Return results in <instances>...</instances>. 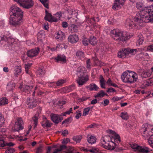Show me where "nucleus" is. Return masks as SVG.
Masks as SVG:
<instances>
[{
    "label": "nucleus",
    "instance_id": "obj_1",
    "mask_svg": "<svg viewBox=\"0 0 153 153\" xmlns=\"http://www.w3.org/2000/svg\"><path fill=\"white\" fill-rule=\"evenodd\" d=\"M147 7L143 8L140 13H137L134 18L135 22L140 26H142V24L144 22L147 23L151 22L153 19L152 11Z\"/></svg>",
    "mask_w": 153,
    "mask_h": 153
},
{
    "label": "nucleus",
    "instance_id": "obj_2",
    "mask_svg": "<svg viewBox=\"0 0 153 153\" xmlns=\"http://www.w3.org/2000/svg\"><path fill=\"white\" fill-rule=\"evenodd\" d=\"M10 14L9 22L10 24L16 26L21 24L23 14L21 9L19 7H12Z\"/></svg>",
    "mask_w": 153,
    "mask_h": 153
},
{
    "label": "nucleus",
    "instance_id": "obj_3",
    "mask_svg": "<svg viewBox=\"0 0 153 153\" xmlns=\"http://www.w3.org/2000/svg\"><path fill=\"white\" fill-rule=\"evenodd\" d=\"M112 37L118 42H123L127 38V35L125 33L119 32L116 30H113L111 32Z\"/></svg>",
    "mask_w": 153,
    "mask_h": 153
},
{
    "label": "nucleus",
    "instance_id": "obj_4",
    "mask_svg": "<svg viewBox=\"0 0 153 153\" xmlns=\"http://www.w3.org/2000/svg\"><path fill=\"white\" fill-rule=\"evenodd\" d=\"M81 68H79L77 70V75L78 78L76 80L77 82L79 85H82L89 79L88 76L85 75L83 70L81 71Z\"/></svg>",
    "mask_w": 153,
    "mask_h": 153
},
{
    "label": "nucleus",
    "instance_id": "obj_5",
    "mask_svg": "<svg viewBox=\"0 0 153 153\" xmlns=\"http://www.w3.org/2000/svg\"><path fill=\"white\" fill-rule=\"evenodd\" d=\"M124 72L121 76V79L124 82L131 83L136 81L135 74L133 72H129V71Z\"/></svg>",
    "mask_w": 153,
    "mask_h": 153
},
{
    "label": "nucleus",
    "instance_id": "obj_6",
    "mask_svg": "<svg viewBox=\"0 0 153 153\" xmlns=\"http://www.w3.org/2000/svg\"><path fill=\"white\" fill-rule=\"evenodd\" d=\"M103 142L105 143L112 142L113 143H120L121 140L119 135L115 134L114 136H105L102 138Z\"/></svg>",
    "mask_w": 153,
    "mask_h": 153
},
{
    "label": "nucleus",
    "instance_id": "obj_7",
    "mask_svg": "<svg viewBox=\"0 0 153 153\" xmlns=\"http://www.w3.org/2000/svg\"><path fill=\"white\" fill-rule=\"evenodd\" d=\"M134 51H137L136 49H131L129 48L124 49L119 52L118 54V57L123 59L128 56L130 53H133Z\"/></svg>",
    "mask_w": 153,
    "mask_h": 153
},
{
    "label": "nucleus",
    "instance_id": "obj_8",
    "mask_svg": "<svg viewBox=\"0 0 153 153\" xmlns=\"http://www.w3.org/2000/svg\"><path fill=\"white\" fill-rule=\"evenodd\" d=\"M23 124V120L21 118L17 119V121L15 122V124L12 128V130L13 132L19 131L20 130L23 128L22 125Z\"/></svg>",
    "mask_w": 153,
    "mask_h": 153
},
{
    "label": "nucleus",
    "instance_id": "obj_9",
    "mask_svg": "<svg viewBox=\"0 0 153 153\" xmlns=\"http://www.w3.org/2000/svg\"><path fill=\"white\" fill-rule=\"evenodd\" d=\"M80 149L81 151H84L85 153L88 152L93 153H103L101 152L98 148L92 146H90L86 148L85 147H81L80 148Z\"/></svg>",
    "mask_w": 153,
    "mask_h": 153
},
{
    "label": "nucleus",
    "instance_id": "obj_10",
    "mask_svg": "<svg viewBox=\"0 0 153 153\" xmlns=\"http://www.w3.org/2000/svg\"><path fill=\"white\" fill-rule=\"evenodd\" d=\"M108 150H112L115 149L117 152H119L123 150L122 148H118L117 144H102L101 146Z\"/></svg>",
    "mask_w": 153,
    "mask_h": 153
},
{
    "label": "nucleus",
    "instance_id": "obj_11",
    "mask_svg": "<svg viewBox=\"0 0 153 153\" xmlns=\"http://www.w3.org/2000/svg\"><path fill=\"white\" fill-rule=\"evenodd\" d=\"M51 118L53 122L57 124L63 120V117H60L57 114H52L50 115Z\"/></svg>",
    "mask_w": 153,
    "mask_h": 153
},
{
    "label": "nucleus",
    "instance_id": "obj_12",
    "mask_svg": "<svg viewBox=\"0 0 153 153\" xmlns=\"http://www.w3.org/2000/svg\"><path fill=\"white\" fill-rule=\"evenodd\" d=\"M39 52V48H37V49H32L28 51L27 52V55L28 57H32L36 56Z\"/></svg>",
    "mask_w": 153,
    "mask_h": 153
},
{
    "label": "nucleus",
    "instance_id": "obj_13",
    "mask_svg": "<svg viewBox=\"0 0 153 153\" xmlns=\"http://www.w3.org/2000/svg\"><path fill=\"white\" fill-rule=\"evenodd\" d=\"M36 102L35 100L30 99V98H28L27 101L28 107L31 108L35 107L37 105Z\"/></svg>",
    "mask_w": 153,
    "mask_h": 153
},
{
    "label": "nucleus",
    "instance_id": "obj_14",
    "mask_svg": "<svg viewBox=\"0 0 153 153\" xmlns=\"http://www.w3.org/2000/svg\"><path fill=\"white\" fill-rule=\"evenodd\" d=\"M68 39L69 42L75 43L78 41L79 37L78 35H71L69 36Z\"/></svg>",
    "mask_w": 153,
    "mask_h": 153
},
{
    "label": "nucleus",
    "instance_id": "obj_15",
    "mask_svg": "<svg viewBox=\"0 0 153 153\" xmlns=\"http://www.w3.org/2000/svg\"><path fill=\"white\" fill-rule=\"evenodd\" d=\"M66 57L65 56L59 54L55 58L54 60L56 62L60 61L63 63H66Z\"/></svg>",
    "mask_w": 153,
    "mask_h": 153
},
{
    "label": "nucleus",
    "instance_id": "obj_16",
    "mask_svg": "<svg viewBox=\"0 0 153 153\" xmlns=\"http://www.w3.org/2000/svg\"><path fill=\"white\" fill-rule=\"evenodd\" d=\"M45 19L49 22H57L58 20L56 18L53 16L51 13L45 15Z\"/></svg>",
    "mask_w": 153,
    "mask_h": 153
},
{
    "label": "nucleus",
    "instance_id": "obj_17",
    "mask_svg": "<svg viewBox=\"0 0 153 153\" xmlns=\"http://www.w3.org/2000/svg\"><path fill=\"white\" fill-rule=\"evenodd\" d=\"M55 38L58 41H61L65 39V36L62 32L58 33L55 35Z\"/></svg>",
    "mask_w": 153,
    "mask_h": 153
},
{
    "label": "nucleus",
    "instance_id": "obj_18",
    "mask_svg": "<svg viewBox=\"0 0 153 153\" xmlns=\"http://www.w3.org/2000/svg\"><path fill=\"white\" fill-rule=\"evenodd\" d=\"M87 140L88 142L90 143H94L96 142L97 140V138L95 137L92 136L88 135V136Z\"/></svg>",
    "mask_w": 153,
    "mask_h": 153
},
{
    "label": "nucleus",
    "instance_id": "obj_19",
    "mask_svg": "<svg viewBox=\"0 0 153 153\" xmlns=\"http://www.w3.org/2000/svg\"><path fill=\"white\" fill-rule=\"evenodd\" d=\"M67 149V146L64 145H60L58 149H55L52 153H58L59 152H61L64 150H65Z\"/></svg>",
    "mask_w": 153,
    "mask_h": 153
},
{
    "label": "nucleus",
    "instance_id": "obj_20",
    "mask_svg": "<svg viewBox=\"0 0 153 153\" xmlns=\"http://www.w3.org/2000/svg\"><path fill=\"white\" fill-rule=\"evenodd\" d=\"M39 112H37L35 115L33 117L32 120L34 122V128H35V127H36L38 123V119L39 117Z\"/></svg>",
    "mask_w": 153,
    "mask_h": 153
},
{
    "label": "nucleus",
    "instance_id": "obj_21",
    "mask_svg": "<svg viewBox=\"0 0 153 153\" xmlns=\"http://www.w3.org/2000/svg\"><path fill=\"white\" fill-rule=\"evenodd\" d=\"M23 88L25 93L29 94L31 92L32 90L33 89V87L32 86L25 85L23 86Z\"/></svg>",
    "mask_w": 153,
    "mask_h": 153
},
{
    "label": "nucleus",
    "instance_id": "obj_22",
    "mask_svg": "<svg viewBox=\"0 0 153 153\" xmlns=\"http://www.w3.org/2000/svg\"><path fill=\"white\" fill-rule=\"evenodd\" d=\"M42 126L44 127H46L47 128L51 127V124L49 121L47 119L46 117H45L44 119V121L42 123Z\"/></svg>",
    "mask_w": 153,
    "mask_h": 153
},
{
    "label": "nucleus",
    "instance_id": "obj_23",
    "mask_svg": "<svg viewBox=\"0 0 153 153\" xmlns=\"http://www.w3.org/2000/svg\"><path fill=\"white\" fill-rule=\"evenodd\" d=\"M100 86L102 88H105V80L103 77L102 75L100 76Z\"/></svg>",
    "mask_w": 153,
    "mask_h": 153
},
{
    "label": "nucleus",
    "instance_id": "obj_24",
    "mask_svg": "<svg viewBox=\"0 0 153 153\" xmlns=\"http://www.w3.org/2000/svg\"><path fill=\"white\" fill-rule=\"evenodd\" d=\"M150 131V129L149 128H146L144 129L143 132L142 134V135L145 137V138L147 137L150 134H149V132Z\"/></svg>",
    "mask_w": 153,
    "mask_h": 153
},
{
    "label": "nucleus",
    "instance_id": "obj_25",
    "mask_svg": "<svg viewBox=\"0 0 153 153\" xmlns=\"http://www.w3.org/2000/svg\"><path fill=\"white\" fill-rule=\"evenodd\" d=\"M137 151L143 153H148L149 152V149L147 147L144 146L143 147L140 146V147L139 148L138 150Z\"/></svg>",
    "mask_w": 153,
    "mask_h": 153
},
{
    "label": "nucleus",
    "instance_id": "obj_26",
    "mask_svg": "<svg viewBox=\"0 0 153 153\" xmlns=\"http://www.w3.org/2000/svg\"><path fill=\"white\" fill-rule=\"evenodd\" d=\"M136 44L137 45H140L142 44L144 38L142 35H140L138 36Z\"/></svg>",
    "mask_w": 153,
    "mask_h": 153
},
{
    "label": "nucleus",
    "instance_id": "obj_27",
    "mask_svg": "<svg viewBox=\"0 0 153 153\" xmlns=\"http://www.w3.org/2000/svg\"><path fill=\"white\" fill-rule=\"evenodd\" d=\"M89 41V43L93 45H96L97 42L96 38L94 36L90 37Z\"/></svg>",
    "mask_w": 153,
    "mask_h": 153
},
{
    "label": "nucleus",
    "instance_id": "obj_28",
    "mask_svg": "<svg viewBox=\"0 0 153 153\" xmlns=\"http://www.w3.org/2000/svg\"><path fill=\"white\" fill-rule=\"evenodd\" d=\"M87 87L88 88L90 91H92L94 90L95 91H97L99 88L95 84H91Z\"/></svg>",
    "mask_w": 153,
    "mask_h": 153
},
{
    "label": "nucleus",
    "instance_id": "obj_29",
    "mask_svg": "<svg viewBox=\"0 0 153 153\" xmlns=\"http://www.w3.org/2000/svg\"><path fill=\"white\" fill-rule=\"evenodd\" d=\"M120 117L123 120H127L129 118V116L128 113L126 112H122L121 113Z\"/></svg>",
    "mask_w": 153,
    "mask_h": 153
},
{
    "label": "nucleus",
    "instance_id": "obj_30",
    "mask_svg": "<svg viewBox=\"0 0 153 153\" xmlns=\"http://www.w3.org/2000/svg\"><path fill=\"white\" fill-rule=\"evenodd\" d=\"M15 83L13 82H10L8 84L7 88L9 91H10L15 88Z\"/></svg>",
    "mask_w": 153,
    "mask_h": 153
},
{
    "label": "nucleus",
    "instance_id": "obj_31",
    "mask_svg": "<svg viewBox=\"0 0 153 153\" xmlns=\"http://www.w3.org/2000/svg\"><path fill=\"white\" fill-rule=\"evenodd\" d=\"M116 2L114 3L113 6L112 8L114 10H118L119 8L121 7L120 5H121L120 3H118L115 0Z\"/></svg>",
    "mask_w": 153,
    "mask_h": 153
},
{
    "label": "nucleus",
    "instance_id": "obj_32",
    "mask_svg": "<svg viewBox=\"0 0 153 153\" xmlns=\"http://www.w3.org/2000/svg\"><path fill=\"white\" fill-rule=\"evenodd\" d=\"M82 137L81 136H76L73 138V140L76 143H79L80 142Z\"/></svg>",
    "mask_w": 153,
    "mask_h": 153
},
{
    "label": "nucleus",
    "instance_id": "obj_33",
    "mask_svg": "<svg viewBox=\"0 0 153 153\" xmlns=\"http://www.w3.org/2000/svg\"><path fill=\"white\" fill-rule=\"evenodd\" d=\"M39 1L46 8H49V0H39Z\"/></svg>",
    "mask_w": 153,
    "mask_h": 153
},
{
    "label": "nucleus",
    "instance_id": "obj_34",
    "mask_svg": "<svg viewBox=\"0 0 153 153\" xmlns=\"http://www.w3.org/2000/svg\"><path fill=\"white\" fill-rule=\"evenodd\" d=\"M131 148L133 149L134 151H137L140 146L137 145V144H130Z\"/></svg>",
    "mask_w": 153,
    "mask_h": 153
},
{
    "label": "nucleus",
    "instance_id": "obj_35",
    "mask_svg": "<svg viewBox=\"0 0 153 153\" xmlns=\"http://www.w3.org/2000/svg\"><path fill=\"white\" fill-rule=\"evenodd\" d=\"M71 33L76 32L77 31V27L75 25H72L70 27Z\"/></svg>",
    "mask_w": 153,
    "mask_h": 153
},
{
    "label": "nucleus",
    "instance_id": "obj_36",
    "mask_svg": "<svg viewBox=\"0 0 153 153\" xmlns=\"http://www.w3.org/2000/svg\"><path fill=\"white\" fill-rule=\"evenodd\" d=\"M21 68L19 67H17L16 69V71L14 73L15 76H17L21 73Z\"/></svg>",
    "mask_w": 153,
    "mask_h": 153
},
{
    "label": "nucleus",
    "instance_id": "obj_37",
    "mask_svg": "<svg viewBox=\"0 0 153 153\" xmlns=\"http://www.w3.org/2000/svg\"><path fill=\"white\" fill-rule=\"evenodd\" d=\"M104 91H101L97 95H94V97L95 98L100 97H104Z\"/></svg>",
    "mask_w": 153,
    "mask_h": 153
},
{
    "label": "nucleus",
    "instance_id": "obj_38",
    "mask_svg": "<svg viewBox=\"0 0 153 153\" xmlns=\"http://www.w3.org/2000/svg\"><path fill=\"white\" fill-rule=\"evenodd\" d=\"M67 11L69 15H73L74 14L76 16H77V13L74 10H73L72 9H71V8L68 9L67 10Z\"/></svg>",
    "mask_w": 153,
    "mask_h": 153
},
{
    "label": "nucleus",
    "instance_id": "obj_39",
    "mask_svg": "<svg viewBox=\"0 0 153 153\" xmlns=\"http://www.w3.org/2000/svg\"><path fill=\"white\" fill-rule=\"evenodd\" d=\"M0 100H1V101H0L1 103H4L3 105L7 104L8 102V99L6 97H2L0 99Z\"/></svg>",
    "mask_w": 153,
    "mask_h": 153
},
{
    "label": "nucleus",
    "instance_id": "obj_40",
    "mask_svg": "<svg viewBox=\"0 0 153 153\" xmlns=\"http://www.w3.org/2000/svg\"><path fill=\"white\" fill-rule=\"evenodd\" d=\"M15 151V149L13 148H8L6 151L5 153H14Z\"/></svg>",
    "mask_w": 153,
    "mask_h": 153
},
{
    "label": "nucleus",
    "instance_id": "obj_41",
    "mask_svg": "<svg viewBox=\"0 0 153 153\" xmlns=\"http://www.w3.org/2000/svg\"><path fill=\"white\" fill-rule=\"evenodd\" d=\"M148 74V73L147 72L143 71V72L141 73V75L143 78H146L149 77V74Z\"/></svg>",
    "mask_w": 153,
    "mask_h": 153
},
{
    "label": "nucleus",
    "instance_id": "obj_42",
    "mask_svg": "<svg viewBox=\"0 0 153 153\" xmlns=\"http://www.w3.org/2000/svg\"><path fill=\"white\" fill-rule=\"evenodd\" d=\"M90 108L89 107H88L84 108L83 110V115L86 116L88 114V112L90 111Z\"/></svg>",
    "mask_w": 153,
    "mask_h": 153
},
{
    "label": "nucleus",
    "instance_id": "obj_43",
    "mask_svg": "<svg viewBox=\"0 0 153 153\" xmlns=\"http://www.w3.org/2000/svg\"><path fill=\"white\" fill-rule=\"evenodd\" d=\"M43 146L42 145H40L36 149V153H40L43 151Z\"/></svg>",
    "mask_w": 153,
    "mask_h": 153
},
{
    "label": "nucleus",
    "instance_id": "obj_44",
    "mask_svg": "<svg viewBox=\"0 0 153 153\" xmlns=\"http://www.w3.org/2000/svg\"><path fill=\"white\" fill-rule=\"evenodd\" d=\"M72 117H70L69 118L65 120L62 122V125H63L64 123H68V122H70V121H72Z\"/></svg>",
    "mask_w": 153,
    "mask_h": 153
},
{
    "label": "nucleus",
    "instance_id": "obj_45",
    "mask_svg": "<svg viewBox=\"0 0 153 153\" xmlns=\"http://www.w3.org/2000/svg\"><path fill=\"white\" fill-rule=\"evenodd\" d=\"M153 82L150 79L147 80L146 82L145 85L147 86H151L153 84Z\"/></svg>",
    "mask_w": 153,
    "mask_h": 153
},
{
    "label": "nucleus",
    "instance_id": "obj_46",
    "mask_svg": "<svg viewBox=\"0 0 153 153\" xmlns=\"http://www.w3.org/2000/svg\"><path fill=\"white\" fill-rule=\"evenodd\" d=\"M65 82V80L64 79H60L58 80L56 82V84L57 86L62 85Z\"/></svg>",
    "mask_w": 153,
    "mask_h": 153
},
{
    "label": "nucleus",
    "instance_id": "obj_47",
    "mask_svg": "<svg viewBox=\"0 0 153 153\" xmlns=\"http://www.w3.org/2000/svg\"><path fill=\"white\" fill-rule=\"evenodd\" d=\"M134 22H136L135 24H134V23L132 21H130L129 22H128L129 23V26L130 27H133V26L134 25V26L135 27L137 25H138L137 24V22H135L134 21Z\"/></svg>",
    "mask_w": 153,
    "mask_h": 153
},
{
    "label": "nucleus",
    "instance_id": "obj_48",
    "mask_svg": "<svg viewBox=\"0 0 153 153\" xmlns=\"http://www.w3.org/2000/svg\"><path fill=\"white\" fill-rule=\"evenodd\" d=\"M38 73L40 76H42L45 73V70L44 69H40L38 70Z\"/></svg>",
    "mask_w": 153,
    "mask_h": 153
},
{
    "label": "nucleus",
    "instance_id": "obj_49",
    "mask_svg": "<svg viewBox=\"0 0 153 153\" xmlns=\"http://www.w3.org/2000/svg\"><path fill=\"white\" fill-rule=\"evenodd\" d=\"M4 118L2 117L1 114H0V126H2L4 123Z\"/></svg>",
    "mask_w": 153,
    "mask_h": 153
},
{
    "label": "nucleus",
    "instance_id": "obj_50",
    "mask_svg": "<svg viewBox=\"0 0 153 153\" xmlns=\"http://www.w3.org/2000/svg\"><path fill=\"white\" fill-rule=\"evenodd\" d=\"M143 6V3H142L141 2H138L136 3V7L138 9H140V8L142 7Z\"/></svg>",
    "mask_w": 153,
    "mask_h": 153
},
{
    "label": "nucleus",
    "instance_id": "obj_51",
    "mask_svg": "<svg viewBox=\"0 0 153 153\" xmlns=\"http://www.w3.org/2000/svg\"><path fill=\"white\" fill-rule=\"evenodd\" d=\"M15 144H0V147H4L6 146H13L15 145ZM0 149L1 148H0Z\"/></svg>",
    "mask_w": 153,
    "mask_h": 153
},
{
    "label": "nucleus",
    "instance_id": "obj_52",
    "mask_svg": "<svg viewBox=\"0 0 153 153\" xmlns=\"http://www.w3.org/2000/svg\"><path fill=\"white\" fill-rule=\"evenodd\" d=\"M84 53L81 51H78L76 53V55L78 56H84Z\"/></svg>",
    "mask_w": 153,
    "mask_h": 153
},
{
    "label": "nucleus",
    "instance_id": "obj_53",
    "mask_svg": "<svg viewBox=\"0 0 153 153\" xmlns=\"http://www.w3.org/2000/svg\"><path fill=\"white\" fill-rule=\"evenodd\" d=\"M57 147L56 146H49L47 150L46 153H50L51 152V149L52 148H56Z\"/></svg>",
    "mask_w": 153,
    "mask_h": 153
},
{
    "label": "nucleus",
    "instance_id": "obj_54",
    "mask_svg": "<svg viewBox=\"0 0 153 153\" xmlns=\"http://www.w3.org/2000/svg\"><path fill=\"white\" fill-rule=\"evenodd\" d=\"M87 68H88L90 69L91 68V63L90 59H88L86 61Z\"/></svg>",
    "mask_w": 153,
    "mask_h": 153
},
{
    "label": "nucleus",
    "instance_id": "obj_55",
    "mask_svg": "<svg viewBox=\"0 0 153 153\" xmlns=\"http://www.w3.org/2000/svg\"><path fill=\"white\" fill-rule=\"evenodd\" d=\"M149 143H153V135H151L148 140Z\"/></svg>",
    "mask_w": 153,
    "mask_h": 153
},
{
    "label": "nucleus",
    "instance_id": "obj_56",
    "mask_svg": "<svg viewBox=\"0 0 153 153\" xmlns=\"http://www.w3.org/2000/svg\"><path fill=\"white\" fill-rule=\"evenodd\" d=\"M78 112H79V113H77L75 116V118L77 119H78L81 116V112L80 111H76V113H78Z\"/></svg>",
    "mask_w": 153,
    "mask_h": 153
},
{
    "label": "nucleus",
    "instance_id": "obj_57",
    "mask_svg": "<svg viewBox=\"0 0 153 153\" xmlns=\"http://www.w3.org/2000/svg\"><path fill=\"white\" fill-rule=\"evenodd\" d=\"M116 91L115 90L112 88H108V90L107 91V92H114Z\"/></svg>",
    "mask_w": 153,
    "mask_h": 153
},
{
    "label": "nucleus",
    "instance_id": "obj_58",
    "mask_svg": "<svg viewBox=\"0 0 153 153\" xmlns=\"http://www.w3.org/2000/svg\"><path fill=\"white\" fill-rule=\"evenodd\" d=\"M70 141L69 139L68 138H66V139H64L62 141V143H67Z\"/></svg>",
    "mask_w": 153,
    "mask_h": 153
},
{
    "label": "nucleus",
    "instance_id": "obj_59",
    "mask_svg": "<svg viewBox=\"0 0 153 153\" xmlns=\"http://www.w3.org/2000/svg\"><path fill=\"white\" fill-rule=\"evenodd\" d=\"M62 13L61 12H57L56 13V14L55 15L58 18V19H59L62 16Z\"/></svg>",
    "mask_w": 153,
    "mask_h": 153
},
{
    "label": "nucleus",
    "instance_id": "obj_60",
    "mask_svg": "<svg viewBox=\"0 0 153 153\" xmlns=\"http://www.w3.org/2000/svg\"><path fill=\"white\" fill-rule=\"evenodd\" d=\"M62 27L64 28H66L68 27V24L67 22H63L62 23Z\"/></svg>",
    "mask_w": 153,
    "mask_h": 153
},
{
    "label": "nucleus",
    "instance_id": "obj_61",
    "mask_svg": "<svg viewBox=\"0 0 153 153\" xmlns=\"http://www.w3.org/2000/svg\"><path fill=\"white\" fill-rule=\"evenodd\" d=\"M83 44L84 45H88V41H87V39L85 38L82 40Z\"/></svg>",
    "mask_w": 153,
    "mask_h": 153
},
{
    "label": "nucleus",
    "instance_id": "obj_62",
    "mask_svg": "<svg viewBox=\"0 0 153 153\" xmlns=\"http://www.w3.org/2000/svg\"><path fill=\"white\" fill-rule=\"evenodd\" d=\"M112 81L110 78H109L106 82V84L108 86H111V84H112Z\"/></svg>",
    "mask_w": 153,
    "mask_h": 153
},
{
    "label": "nucleus",
    "instance_id": "obj_63",
    "mask_svg": "<svg viewBox=\"0 0 153 153\" xmlns=\"http://www.w3.org/2000/svg\"><path fill=\"white\" fill-rule=\"evenodd\" d=\"M147 50L151 52H153V45L149 46L147 48Z\"/></svg>",
    "mask_w": 153,
    "mask_h": 153
},
{
    "label": "nucleus",
    "instance_id": "obj_64",
    "mask_svg": "<svg viewBox=\"0 0 153 153\" xmlns=\"http://www.w3.org/2000/svg\"><path fill=\"white\" fill-rule=\"evenodd\" d=\"M66 103V102L65 101H59L58 104L59 105L62 106L65 104Z\"/></svg>",
    "mask_w": 153,
    "mask_h": 153
}]
</instances>
